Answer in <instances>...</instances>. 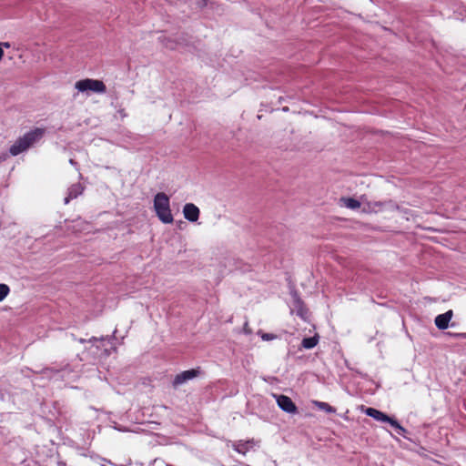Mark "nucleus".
Segmentation results:
<instances>
[{
	"label": "nucleus",
	"mask_w": 466,
	"mask_h": 466,
	"mask_svg": "<svg viewBox=\"0 0 466 466\" xmlns=\"http://www.w3.org/2000/svg\"><path fill=\"white\" fill-rule=\"evenodd\" d=\"M319 342V336L315 335L309 338H304L301 341V345L303 348L307 350L313 349Z\"/></svg>",
	"instance_id": "13"
},
{
	"label": "nucleus",
	"mask_w": 466,
	"mask_h": 466,
	"mask_svg": "<svg viewBox=\"0 0 466 466\" xmlns=\"http://www.w3.org/2000/svg\"><path fill=\"white\" fill-rule=\"evenodd\" d=\"M390 426L395 428L400 435L406 437L407 430L403 428L398 421L397 424L392 423Z\"/></svg>",
	"instance_id": "17"
},
{
	"label": "nucleus",
	"mask_w": 466,
	"mask_h": 466,
	"mask_svg": "<svg viewBox=\"0 0 466 466\" xmlns=\"http://www.w3.org/2000/svg\"><path fill=\"white\" fill-rule=\"evenodd\" d=\"M278 406L285 412L295 414L298 412V408L292 400L286 395H274Z\"/></svg>",
	"instance_id": "6"
},
{
	"label": "nucleus",
	"mask_w": 466,
	"mask_h": 466,
	"mask_svg": "<svg viewBox=\"0 0 466 466\" xmlns=\"http://www.w3.org/2000/svg\"><path fill=\"white\" fill-rule=\"evenodd\" d=\"M3 159H4V158L0 156V163L3 161Z\"/></svg>",
	"instance_id": "25"
},
{
	"label": "nucleus",
	"mask_w": 466,
	"mask_h": 466,
	"mask_svg": "<svg viewBox=\"0 0 466 466\" xmlns=\"http://www.w3.org/2000/svg\"><path fill=\"white\" fill-rule=\"evenodd\" d=\"M364 412L369 417L373 418L374 420L381 422H386L391 425L392 423L397 424V420L393 417L389 416L388 414L375 409V408H366Z\"/></svg>",
	"instance_id": "7"
},
{
	"label": "nucleus",
	"mask_w": 466,
	"mask_h": 466,
	"mask_svg": "<svg viewBox=\"0 0 466 466\" xmlns=\"http://www.w3.org/2000/svg\"><path fill=\"white\" fill-rule=\"evenodd\" d=\"M45 134L46 129L41 127H35V129L26 132L24 136L18 137L10 147V154L12 156H17L27 150L35 143L40 141L44 137Z\"/></svg>",
	"instance_id": "1"
},
{
	"label": "nucleus",
	"mask_w": 466,
	"mask_h": 466,
	"mask_svg": "<svg viewBox=\"0 0 466 466\" xmlns=\"http://www.w3.org/2000/svg\"><path fill=\"white\" fill-rule=\"evenodd\" d=\"M77 341L80 342V343H86V342H88V340L85 339H77Z\"/></svg>",
	"instance_id": "22"
},
{
	"label": "nucleus",
	"mask_w": 466,
	"mask_h": 466,
	"mask_svg": "<svg viewBox=\"0 0 466 466\" xmlns=\"http://www.w3.org/2000/svg\"><path fill=\"white\" fill-rule=\"evenodd\" d=\"M84 191V187L80 183L71 185L67 189V196L64 199V203L67 205L72 199L76 198Z\"/></svg>",
	"instance_id": "11"
},
{
	"label": "nucleus",
	"mask_w": 466,
	"mask_h": 466,
	"mask_svg": "<svg viewBox=\"0 0 466 466\" xmlns=\"http://www.w3.org/2000/svg\"><path fill=\"white\" fill-rule=\"evenodd\" d=\"M340 201L350 209H357L360 207V202L353 198H341Z\"/></svg>",
	"instance_id": "12"
},
{
	"label": "nucleus",
	"mask_w": 466,
	"mask_h": 466,
	"mask_svg": "<svg viewBox=\"0 0 466 466\" xmlns=\"http://www.w3.org/2000/svg\"><path fill=\"white\" fill-rule=\"evenodd\" d=\"M447 334L450 335V336L456 337V338L466 339V333H451V332H448Z\"/></svg>",
	"instance_id": "20"
},
{
	"label": "nucleus",
	"mask_w": 466,
	"mask_h": 466,
	"mask_svg": "<svg viewBox=\"0 0 466 466\" xmlns=\"http://www.w3.org/2000/svg\"><path fill=\"white\" fill-rule=\"evenodd\" d=\"M313 404L319 408V410H324L326 411L327 413H335L336 412V409L332 406H330L329 403L327 402H323V401H319V400H314L313 401Z\"/></svg>",
	"instance_id": "14"
},
{
	"label": "nucleus",
	"mask_w": 466,
	"mask_h": 466,
	"mask_svg": "<svg viewBox=\"0 0 466 466\" xmlns=\"http://www.w3.org/2000/svg\"><path fill=\"white\" fill-rule=\"evenodd\" d=\"M0 45H1V48H3V46L10 47V44L8 42H2V43H0Z\"/></svg>",
	"instance_id": "21"
},
{
	"label": "nucleus",
	"mask_w": 466,
	"mask_h": 466,
	"mask_svg": "<svg viewBox=\"0 0 466 466\" xmlns=\"http://www.w3.org/2000/svg\"><path fill=\"white\" fill-rule=\"evenodd\" d=\"M261 338L263 340H272V339H275L277 338V335L275 334H272V333H263L261 335Z\"/></svg>",
	"instance_id": "18"
},
{
	"label": "nucleus",
	"mask_w": 466,
	"mask_h": 466,
	"mask_svg": "<svg viewBox=\"0 0 466 466\" xmlns=\"http://www.w3.org/2000/svg\"><path fill=\"white\" fill-rule=\"evenodd\" d=\"M153 466H172V465L167 464L164 461L157 459L154 461Z\"/></svg>",
	"instance_id": "19"
},
{
	"label": "nucleus",
	"mask_w": 466,
	"mask_h": 466,
	"mask_svg": "<svg viewBox=\"0 0 466 466\" xmlns=\"http://www.w3.org/2000/svg\"><path fill=\"white\" fill-rule=\"evenodd\" d=\"M199 213V208L193 203H187L183 208L184 217L190 222L198 221Z\"/></svg>",
	"instance_id": "8"
},
{
	"label": "nucleus",
	"mask_w": 466,
	"mask_h": 466,
	"mask_svg": "<svg viewBox=\"0 0 466 466\" xmlns=\"http://www.w3.org/2000/svg\"><path fill=\"white\" fill-rule=\"evenodd\" d=\"M235 450L242 454H245L248 450V442H239L236 445Z\"/></svg>",
	"instance_id": "16"
},
{
	"label": "nucleus",
	"mask_w": 466,
	"mask_h": 466,
	"mask_svg": "<svg viewBox=\"0 0 466 466\" xmlns=\"http://www.w3.org/2000/svg\"><path fill=\"white\" fill-rule=\"evenodd\" d=\"M454 326H455V323H454V322H452V323L451 324V328H453Z\"/></svg>",
	"instance_id": "24"
},
{
	"label": "nucleus",
	"mask_w": 466,
	"mask_h": 466,
	"mask_svg": "<svg viewBox=\"0 0 466 466\" xmlns=\"http://www.w3.org/2000/svg\"><path fill=\"white\" fill-rule=\"evenodd\" d=\"M291 296H292V299H293V309H294V310H296L297 315H299L302 319H305L307 314H308V310H307V309H306V307L304 305V302L299 298V296L297 293V291L291 292Z\"/></svg>",
	"instance_id": "9"
},
{
	"label": "nucleus",
	"mask_w": 466,
	"mask_h": 466,
	"mask_svg": "<svg viewBox=\"0 0 466 466\" xmlns=\"http://www.w3.org/2000/svg\"><path fill=\"white\" fill-rule=\"evenodd\" d=\"M200 373L201 370L199 368L182 371L175 376L172 381V386L174 389H177L187 381L197 378Z\"/></svg>",
	"instance_id": "5"
},
{
	"label": "nucleus",
	"mask_w": 466,
	"mask_h": 466,
	"mask_svg": "<svg viewBox=\"0 0 466 466\" xmlns=\"http://www.w3.org/2000/svg\"><path fill=\"white\" fill-rule=\"evenodd\" d=\"M453 316L451 309L446 311L443 314H440L435 318V325L439 329H446L449 327V323Z\"/></svg>",
	"instance_id": "10"
},
{
	"label": "nucleus",
	"mask_w": 466,
	"mask_h": 466,
	"mask_svg": "<svg viewBox=\"0 0 466 466\" xmlns=\"http://www.w3.org/2000/svg\"><path fill=\"white\" fill-rule=\"evenodd\" d=\"M75 87L79 92L93 91L95 93H105L106 90L103 81L90 78L77 81Z\"/></svg>",
	"instance_id": "4"
},
{
	"label": "nucleus",
	"mask_w": 466,
	"mask_h": 466,
	"mask_svg": "<svg viewBox=\"0 0 466 466\" xmlns=\"http://www.w3.org/2000/svg\"><path fill=\"white\" fill-rule=\"evenodd\" d=\"M116 330L114 331L116 333ZM115 334L111 338L109 337H92L88 339V343L91 344L87 350L94 355V356H102L107 357L110 355V350L106 348L105 342H109L112 339H114Z\"/></svg>",
	"instance_id": "3"
},
{
	"label": "nucleus",
	"mask_w": 466,
	"mask_h": 466,
	"mask_svg": "<svg viewBox=\"0 0 466 466\" xmlns=\"http://www.w3.org/2000/svg\"><path fill=\"white\" fill-rule=\"evenodd\" d=\"M154 210L162 223L170 224L173 222L174 218L170 209V200L166 193L159 192L155 195Z\"/></svg>",
	"instance_id": "2"
},
{
	"label": "nucleus",
	"mask_w": 466,
	"mask_h": 466,
	"mask_svg": "<svg viewBox=\"0 0 466 466\" xmlns=\"http://www.w3.org/2000/svg\"><path fill=\"white\" fill-rule=\"evenodd\" d=\"M69 163L73 166L76 165V162L74 159H70Z\"/></svg>",
	"instance_id": "23"
},
{
	"label": "nucleus",
	"mask_w": 466,
	"mask_h": 466,
	"mask_svg": "<svg viewBox=\"0 0 466 466\" xmlns=\"http://www.w3.org/2000/svg\"><path fill=\"white\" fill-rule=\"evenodd\" d=\"M9 292L10 289L6 284H0V301H3Z\"/></svg>",
	"instance_id": "15"
}]
</instances>
